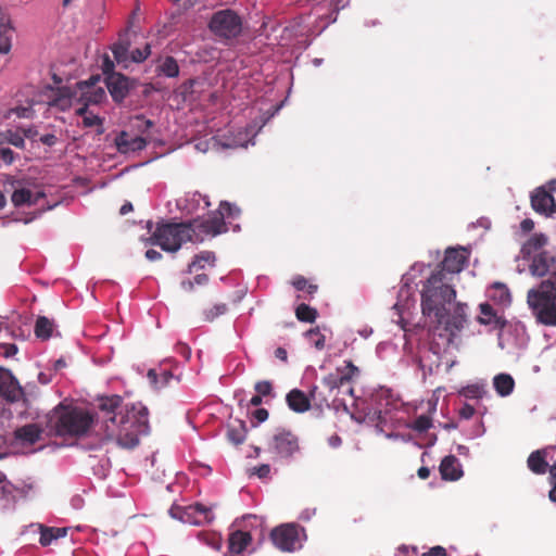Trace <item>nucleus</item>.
Masks as SVG:
<instances>
[{
  "instance_id": "nucleus-5",
  "label": "nucleus",
  "mask_w": 556,
  "mask_h": 556,
  "mask_svg": "<svg viewBox=\"0 0 556 556\" xmlns=\"http://www.w3.org/2000/svg\"><path fill=\"white\" fill-rule=\"evenodd\" d=\"M527 302L536 320L545 326H556V285L551 279L528 291Z\"/></svg>"
},
{
  "instance_id": "nucleus-35",
  "label": "nucleus",
  "mask_w": 556,
  "mask_h": 556,
  "mask_svg": "<svg viewBox=\"0 0 556 556\" xmlns=\"http://www.w3.org/2000/svg\"><path fill=\"white\" fill-rule=\"evenodd\" d=\"M295 316L300 321L314 323L318 316V313L314 307H311L305 303H301L295 308Z\"/></svg>"
},
{
  "instance_id": "nucleus-61",
  "label": "nucleus",
  "mask_w": 556,
  "mask_h": 556,
  "mask_svg": "<svg viewBox=\"0 0 556 556\" xmlns=\"http://www.w3.org/2000/svg\"><path fill=\"white\" fill-rule=\"evenodd\" d=\"M177 352L180 353L186 359H189L191 356V349L185 343L177 344Z\"/></svg>"
},
{
  "instance_id": "nucleus-48",
  "label": "nucleus",
  "mask_w": 556,
  "mask_h": 556,
  "mask_svg": "<svg viewBox=\"0 0 556 556\" xmlns=\"http://www.w3.org/2000/svg\"><path fill=\"white\" fill-rule=\"evenodd\" d=\"M552 462H553V464L549 466V469H548L549 475H551V480L553 483V488L549 491V498L552 502L556 503V453L554 454V459Z\"/></svg>"
},
{
  "instance_id": "nucleus-29",
  "label": "nucleus",
  "mask_w": 556,
  "mask_h": 556,
  "mask_svg": "<svg viewBox=\"0 0 556 556\" xmlns=\"http://www.w3.org/2000/svg\"><path fill=\"white\" fill-rule=\"evenodd\" d=\"M239 214V210L235 207L231 203L227 201H222L218 207V211L214 213L211 217H208L206 220H213V219H220L222 220V228L219 233L225 232L227 230L226 224H225V216L227 217H233L235 215Z\"/></svg>"
},
{
  "instance_id": "nucleus-16",
  "label": "nucleus",
  "mask_w": 556,
  "mask_h": 556,
  "mask_svg": "<svg viewBox=\"0 0 556 556\" xmlns=\"http://www.w3.org/2000/svg\"><path fill=\"white\" fill-rule=\"evenodd\" d=\"M99 76L91 77L89 80L79 81L77 89L79 91L78 101H87V104H98L105 98L102 87L97 86Z\"/></svg>"
},
{
  "instance_id": "nucleus-41",
  "label": "nucleus",
  "mask_w": 556,
  "mask_h": 556,
  "mask_svg": "<svg viewBox=\"0 0 556 556\" xmlns=\"http://www.w3.org/2000/svg\"><path fill=\"white\" fill-rule=\"evenodd\" d=\"M228 306L225 303L215 304L212 308L204 311V319L213 321L215 318L226 314Z\"/></svg>"
},
{
  "instance_id": "nucleus-24",
  "label": "nucleus",
  "mask_w": 556,
  "mask_h": 556,
  "mask_svg": "<svg viewBox=\"0 0 556 556\" xmlns=\"http://www.w3.org/2000/svg\"><path fill=\"white\" fill-rule=\"evenodd\" d=\"M45 197L42 192H37L33 194L29 189L22 188L16 189L11 195V201L15 207H20L22 205H36L40 198Z\"/></svg>"
},
{
  "instance_id": "nucleus-42",
  "label": "nucleus",
  "mask_w": 556,
  "mask_h": 556,
  "mask_svg": "<svg viewBox=\"0 0 556 556\" xmlns=\"http://www.w3.org/2000/svg\"><path fill=\"white\" fill-rule=\"evenodd\" d=\"M151 54V45L146 43L142 49L137 48L130 52V60L135 63H141L146 61Z\"/></svg>"
},
{
  "instance_id": "nucleus-7",
  "label": "nucleus",
  "mask_w": 556,
  "mask_h": 556,
  "mask_svg": "<svg viewBox=\"0 0 556 556\" xmlns=\"http://www.w3.org/2000/svg\"><path fill=\"white\" fill-rule=\"evenodd\" d=\"M169 514L172 517L193 526L212 523L215 519L213 507L205 506L201 503H195L186 507L173 506L169 509Z\"/></svg>"
},
{
  "instance_id": "nucleus-3",
  "label": "nucleus",
  "mask_w": 556,
  "mask_h": 556,
  "mask_svg": "<svg viewBox=\"0 0 556 556\" xmlns=\"http://www.w3.org/2000/svg\"><path fill=\"white\" fill-rule=\"evenodd\" d=\"M93 425L92 412L72 404L60 403L47 415V427L62 438H83Z\"/></svg>"
},
{
  "instance_id": "nucleus-10",
  "label": "nucleus",
  "mask_w": 556,
  "mask_h": 556,
  "mask_svg": "<svg viewBox=\"0 0 556 556\" xmlns=\"http://www.w3.org/2000/svg\"><path fill=\"white\" fill-rule=\"evenodd\" d=\"M269 448L280 458H290L300 450L299 439L287 429H278L269 444Z\"/></svg>"
},
{
  "instance_id": "nucleus-18",
  "label": "nucleus",
  "mask_w": 556,
  "mask_h": 556,
  "mask_svg": "<svg viewBox=\"0 0 556 556\" xmlns=\"http://www.w3.org/2000/svg\"><path fill=\"white\" fill-rule=\"evenodd\" d=\"M115 144L121 153H129L143 150L148 140L142 136H131L127 131H121L115 138Z\"/></svg>"
},
{
  "instance_id": "nucleus-25",
  "label": "nucleus",
  "mask_w": 556,
  "mask_h": 556,
  "mask_svg": "<svg viewBox=\"0 0 556 556\" xmlns=\"http://www.w3.org/2000/svg\"><path fill=\"white\" fill-rule=\"evenodd\" d=\"M547 243V237L543 233H534L531 236L521 248V255L523 258H530L532 255L540 253L541 249Z\"/></svg>"
},
{
  "instance_id": "nucleus-63",
  "label": "nucleus",
  "mask_w": 556,
  "mask_h": 556,
  "mask_svg": "<svg viewBox=\"0 0 556 556\" xmlns=\"http://www.w3.org/2000/svg\"><path fill=\"white\" fill-rule=\"evenodd\" d=\"M146 257L149 261L154 262V261L161 260L162 258V254L159 251H156V250L150 249V250H147Z\"/></svg>"
},
{
  "instance_id": "nucleus-64",
  "label": "nucleus",
  "mask_w": 556,
  "mask_h": 556,
  "mask_svg": "<svg viewBox=\"0 0 556 556\" xmlns=\"http://www.w3.org/2000/svg\"><path fill=\"white\" fill-rule=\"evenodd\" d=\"M520 228L525 231V232H529L531 231L533 228H534V222L530 218H525L521 223H520Z\"/></svg>"
},
{
  "instance_id": "nucleus-55",
  "label": "nucleus",
  "mask_w": 556,
  "mask_h": 556,
  "mask_svg": "<svg viewBox=\"0 0 556 556\" xmlns=\"http://www.w3.org/2000/svg\"><path fill=\"white\" fill-rule=\"evenodd\" d=\"M475 407L469 405V404H465L460 409H459V416L463 418V419H470L473 415H475Z\"/></svg>"
},
{
  "instance_id": "nucleus-31",
  "label": "nucleus",
  "mask_w": 556,
  "mask_h": 556,
  "mask_svg": "<svg viewBox=\"0 0 556 556\" xmlns=\"http://www.w3.org/2000/svg\"><path fill=\"white\" fill-rule=\"evenodd\" d=\"M13 28L10 22L0 21V54H8L12 49Z\"/></svg>"
},
{
  "instance_id": "nucleus-58",
  "label": "nucleus",
  "mask_w": 556,
  "mask_h": 556,
  "mask_svg": "<svg viewBox=\"0 0 556 556\" xmlns=\"http://www.w3.org/2000/svg\"><path fill=\"white\" fill-rule=\"evenodd\" d=\"M253 418L257 424L264 422L268 418V410L265 408H257L253 412Z\"/></svg>"
},
{
  "instance_id": "nucleus-15",
  "label": "nucleus",
  "mask_w": 556,
  "mask_h": 556,
  "mask_svg": "<svg viewBox=\"0 0 556 556\" xmlns=\"http://www.w3.org/2000/svg\"><path fill=\"white\" fill-rule=\"evenodd\" d=\"M318 388L313 387L309 395L299 389H292L286 396L289 408L295 413H305L311 408V400L316 401Z\"/></svg>"
},
{
  "instance_id": "nucleus-14",
  "label": "nucleus",
  "mask_w": 556,
  "mask_h": 556,
  "mask_svg": "<svg viewBox=\"0 0 556 556\" xmlns=\"http://www.w3.org/2000/svg\"><path fill=\"white\" fill-rule=\"evenodd\" d=\"M105 85L112 99L117 103L124 101L131 88L129 78L119 73H111L105 77Z\"/></svg>"
},
{
  "instance_id": "nucleus-49",
  "label": "nucleus",
  "mask_w": 556,
  "mask_h": 556,
  "mask_svg": "<svg viewBox=\"0 0 556 556\" xmlns=\"http://www.w3.org/2000/svg\"><path fill=\"white\" fill-rule=\"evenodd\" d=\"M254 389L257 392V394H260L262 396H267L271 393L273 386L269 381L263 380V381L256 382L254 386Z\"/></svg>"
},
{
  "instance_id": "nucleus-53",
  "label": "nucleus",
  "mask_w": 556,
  "mask_h": 556,
  "mask_svg": "<svg viewBox=\"0 0 556 556\" xmlns=\"http://www.w3.org/2000/svg\"><path fill=\"white\" fill-rule=\"evenodd\" d=\"M350 0H329L328 8L332 10V13H338L341 9H344L349 4Z\"/></svg>"
},
{
  "instance_id": "nucleus-32",
  "label": "nucleus",
  "mask_w": 556,
  "mask_h": 556,
  "mask_svg": "<svg viewBox=\"0 0 556 556\" xmlns=\"http://www.w3.org/2000/svg\"><path fill=\"white\" fill-rule=\"evenodd\" d=\"M156 72L168 78H175L179 75V65L173 56H165L160 60V64L156 66Z\"/></svg>"
},
{
  "instance_id": "nucleus-33",
  "label": "nucleus",
  "mask_w": 556,
  "mask_h": 556,
  "mask_svg": "<svg viewBox=\"0 0 556 556\" xmlns=\"http://www.w3.org/2000/svg\"><path fill=\"white\" fill-rule=\"evenodd\" d=\"M54 329L53 320L46 316H39L35 324V334L41 340H48L51 338Z\"/></svg>"
},
{
  "instance_id": "nucleus-23",
  "label": "nucleus",
  "mask_w": 556,
  "mask_h": 556,
  "mask_svg": "<svg viewBox=\"0 0 556 556\" xmlns=\"http://www.w3.org/2000/svg\"><path fill=\"white\" fill-rule=\"evenodd\" d=\"M252 535L250 532L236 530L229 534L228 551L232 555L242 554L251 544Z\"/></svg>"
},
{
  "instance_id": "nucleus-34",
  "label": "nucleus",
  "mask_w": 556,
  "mask_h": 556,
  "mask_svg": "<svg viewBox=\"0 0 556 556\" xmlns=\"http://www.w3.org/2000/svg\"><path fill=\"white\" fill-rule=\"evenodd\" d=\"M198 539L215 551H219L222 548V535L215 531H200L198 533Z\"/></svg>"
},
{
  "instance_id": "nucleus-57",
  "label": "nucleus",
  "mask_w": 556,
  "mask_h": 556,
  "mask_svg": "<svg viewBox=\"0 0 556 556\" xmlns=\"http://www.w3.org/2000/svg\"><path fill=\"white\" fill-rule=\"evenodd\" d=\"M270 472V466L268 464L260 465L258 467L254 468V473L258 478H267Z\"/></svg>"
},
{
  "instance_id": "nucleus-43",
  "label": "nucleus",
  "mask_w": 556,
  "mask_h": 556,
  "mask_svg": "<svg viewBox=\"0 0 556 556\" xmlns=\"http://www.w3.org/2000/svg\"><path fill=\"white\" fill-rule=\"evenodd\" d=\"M431 426L432 419L427 415H420L414 420L412 428L417 432H426Z\"/></svg>"
},
{
  "instance_id": "nucleus-37",
  "label": "nucleus",
  "mask_w": 556,
  "mask_h": 556,
  "mask_svg": "<svg viewBox=\"0 0 556 556\" xmlns=\"http://www.w3.org/2000/svg\"><path fill=\"white\" fill-rule=\"evenodd\" d=\"M491 290L493 292L491 298L500 304L505 305L510 302V293L505 285L496 282L492 286Z\"/></svg>"
},
{
  "instance_id": "nucleus-1",
  "label": "nucleus",
  "mask_w": 556,
  "mask_h": 556,
  "mask_svg": "<svg viewBox=\"0 0 556 556\" xmlns=\"http://www.w3.org/2000/svg\"><path fill=\"white\" fill-rule=\"evenodd\" d=\"M98 407L103 415L99 430L102 444L115 442L118 446L134 448L139 437L149 432L148 409L141 403L124 404L122 396L99 399Z\"/></svg>"
},
{
  "instance_id": "nucleus-45",
  "label": "nucleus",
  "mask_w": 556,
  "mask_h": 556,
  "mask_svg": "<svg viewBox=\"0 0 556 556\" xmlns=\"http://www.w3.org/2000/svg\"><path fill=\"white\" fill-rule=\"evenodd\" d=\"M134 122V127L142 134L147 132L154 125L151 119L146 118L143 115L135 116Z\"/></svg>"
},
{
  "instance_id": "nucleus-59",
  "label": "nucleus",
  "mask_w": 556,
  "mask_h": 556,
  "mask_svg": "<svg viewBox=\"0 0 556 556\" xmlns=\"http://www.w3.org/2000/svg\"><path fill=\"white\" fill-rule=\"evenodd\" d=\"M39 140L41 143L49 146V147H52L58 142V138L53 134L42 135Z\"/></svg>"
},
{
  "instance_id": "nucleus-44",
  "label": "nucleus",
  "mask_w": 556,
  "mask_h": 556,
  "mask_svg": "<svg viewBox=\"0 0 556 556\" xmlns=\"http://www.w3.org/2000/svg\"><path fill=\"white\" fill-rule=\"evenodd\" d=\"M38 528H39V532H40V538H39L40 544L42 546L50 545L52 543V541L55 540V538H54L55 534L53 532V528L45 527L41 525H39Z\"/></svg>"
},
{
  "instance_id": "nucleus-12",
  "label": "nucleus",
  "mask_w": 556,
  "mask_h": 556,
  "mask_svg": "<svg viewBox=\"0 0 556 556\" xmlns=\"http://www.w3.org/2000/svg\"><path fill=\"white\" fill-rule=\"evenodd\" d=\"M468 257L469 252L465 248H448L438 271L458 274L464 269Z\"/></svg>"
},
{
  "instance_id": "nucleus-26",
  "label": "nucleus",
  "mask_w": 556,
  "mask_h": 556,
  "mask_svg": "<svg viewBox=\"0 0 556 556\" xmlns=\"http://www.w3.org/2000/svg\"><path fill=\"white\" fill-rule=\"evenodd\" d=\"M323 384L329 390L333 391L336 389L343 390V393L350 394L353 396L354 389L352 386L346 383V379L340 376L337 371L330 372L323 378Z\"/></svg>"
},
{
  "instance_id": "nucleus-56",
  "label": "nucleus",
  "mask_w": 556,
  "mask_h": 556,
  "mask_svg": "<svg viewBox=\"0 0 556 556\" xmlns=\"http://www.w3.org/2000/svg\"><path fill=\"white\" fill-rule=\"evenodd\" d=\"M421 556H447L446 549L442 546L431 547L428 552L424 553Z\"/></svg>"
},
{
  "instance_id": "nucleus-62",
  "label": "nucleus",
  "mask_w": 556,
  "mask_h": 556,
  "mask_svg": "<svg viewBox=\"0 0 556 556\" xmlns=\"http://www.w3.org/2000/svg\"><path fill=\"white\" fill-rule=\"evenodd\" d=\"M4 348V357L14 356L17 353V346L13 343L3 344Z\"/></svg>"
},
{
  "instance_id": "nucleus-28",
  "label": "nucleus",
  "mask_w": 556,
  "mask_h": 556,
  "mask_svg": "<svg viewBox=\"0 0 556 556\" xmlns=\"http://www.w3.org/2000/svg\"><path fill=\"white\" fill-rule=\"evenodd\" d=\"M216 262L215 253L212 251H202L194 255L192 262L187 267V273L192 274L194 270L203 269L205 265L214 266Z\"/></svg>"
},
{
  "instance_id": "nucleus-30",
  "label": "nucleus",
  "mask_w": 556,
  "mask_h": 556,
  "mask_svg": "<svg viewBox=\"0 0 556 556\" xmlns=\"http://www.w3.org/2000/svg\"><path fill=\"white\" fill-rule=\"evenodd\" d=\"M493 384L501 396H507L514 391L515 381L508 374H500L494 377Z\"/></svg>"
},
{
  "instance_id": "nucleus-21",
  "label": "nucleus",
  "mask_w": 556,
  "mask_h": 556,
  "mask_svg": "<svg viewBox=\"0 0 556 556\" xmlns=\"http://www.w3.org/2000/svg\"><path fill=\"white\" fill-rule=\"evenodd\" d=\"M443 480L456 481L463 476L460 464L456 456H445L439 467Z\"/></svg>"
},
{
  "instance_id": "nucleus-9",
  "label": "nucleus",
  "mask_w": 556,
  "mask_h": 556,
  "mask_svg": "<svg viewBox=\"0 0 556 556\" xmlns=\"http://www.w3.org/2000/svg\"><path fill=\"white\" fill-rule=\"evenodd\" d=\"M273 544L282 552H294L300 544L299 529L293 523L281 525L274 528L270 532Z\"/></svg>"
},
{
  "instance_id": "nucleus-50",
  "label": "nucleus",
  "mask_w": 556,
  "mask_h": 556,
  "mask_svg": "<svg viewBox=\"0 0 556 556\" xmlns=\"http://www.w3.org/2000/svg\"><path fill=\"white\" fill-rule=\"evenodd\" d=\"M15 156L16 154L10 148H0V157L7 165H11Z\"/></svg>"
},
{
  "instance_id": "nucleus-2",
  "label": "nucleus",
  "mask_w": 556,
  "mask_h": 556,
  "mask_svg": "<svg viewBox=\"0 0 556 556\" xmlns=\"http://www.w3.org/2000/svg\"><path fill=\"white\" fill-rule=\"evenodd\" d=\"M220 219L193 222H159L147 244L157 245L165 252H177L186 242L200 243L207 237L219 235Z\"/></svg>"
},
{
  "instance_id": "nucleus-19",
  "label": "nucleus",
  "mask_w": 556,
  "mask_h": 556,
  "mask_svg": "<svg viewBox=\"0 0 556 556\" xmlns=\"http://www.w3.org/2000/svg\"><path fill=\"white\" fill-rule=\"evenodd\" d=\"M466 323V306L463 304H457L452 314H447V311L444 312V321L437 323L438 325H443L444 329L450 332L451 336H454L457 331H460L464 328Z\"/></svg>"
},
{
  "instance_id": "nucleus-11",
  "label": "nucleus",
  "mask_w": 556,
  "mask_h": 556,
  "mask_svg": "<svg viewBox=\"0 0 556 556\" xmlns=\"http://www.w3.org/2000/svg\"><path fill=\"white\" fill-rule=\"evenodd\" d=\"M556 191V180H551L546 187H539L531 195L532 208L541 214L549 215L556 211L552 192Z\"/></svg>"
},
{
  "instance_id": "nucleus-40",
  "label": "nucleus",
  "mask_w": 556,
  "mask_h": 556,
  "mask_svg": "<svg viewBox=\"0 0 556 556\" xmlns=\"http://www.w3.org/2000/svg\"><path fill=\"white\" fill-rule=\"evenodd\" d=\"M305 337L317 350H323L325 348L326 338L318 327L307 330L305 332Z\"/></svg>"
},
{
  "instance_id": "nucleus-20",
  "label": "nucleus",
  "mask_w": 556,
  "mask_h": 556,
  "mask_svg": "<svg viewBox=\"0 0 556 556\" xmlns=\"http://www.w3.org/2000/svg\"><path fill=\"white\" fill-rule=\"evenodd\" d=\"M480 315L477 320L481 325L491 326L494 330H503L506 326V320L498 316L493 306L489 303H481L479 305Z\"/></svg>"
},
{
  "instance_id": "nucleus-60",
  "label": "nucleus",
  "mask_w": 556,
  "mask_h": 556,
  "mask_svg": "<svg viewBox=\"0 0 556 556\" xmlns=\"http://www.w3.org/2000/svg\"><path fill=\"white\" fill-rule=\"evenodd\" d=\"M102 70L106 76L110 75L111 73H115L114 72V62L108 55L103 60Z\"/></svg>"
},
{
  "instance_id": "nucleus-4",
  "label": "nucleus",
  "mask_w": 556,
  "mask_h": 556,
  "mask_svg": "<svg viewBox=\"0 0 556 556\" xmlns=\"http://www.w3.org/2000/svg\"><path fill=\"white\" fill-rule=\"evenodd\" d=\"M456 296V291L445 282V274L434 271L426 280L421 291V312L433 317L435 323L444 321L445 305Z\"/></svg>"
},
{
  "instance_id": "nucleus-13",
  "label": "nucleus",
  "mask_w": 556,
  "mask_h": 556,
  "mask_svg": "<svg viewBox=\"0 0 556 556\" xmlns=\"http://www.w3.org/2000/svg\"><path fill=\"white\" fill-rule=\"evenodd\" d=\"M529 269L533 276H549L552 280L556 274V257L547 251H542L532 257Z\"/></svg>"
},
{
  "instance_id": "nucleus-39",
  "label": "nucleus",
  "mask_w": 556,
  "mask_h": 556,
  "mask_svg": "<svg viewBox=\"0 0 556 556\" xmlns=\"http://www.w3.org/2000/svg\"><path fill=\"white\" fill-rule=\"evenodd\" d=\"M210 278L206 274H198L193 279L182 280L180 287L186 292L194 291L195 286H206Z\"/></svg>"
},
{
  "instance_id": "nucleus-8",
  "label": "nucleus",
  "mask_w": 556,
  "mask_h": 556,
  "mask_svg": "<svg viewBox=\"0 0 556 556\" xmlns=\"http://www.w3.org/2000/svg\"><path fill=\"white\" fill-rule=\"evenodd\" d=\"M0 396L9 403L23 401L26 407L29 406L27 393L11 370L3 367H0Z\"/></svg>"
},
{
  "instance_id": "nucleus-47",
  "label": "nucleus",
  "mask_w": 556,
  "mask_h": 556,
  "mask_svg": "<svg viewBox=\"0 0 556 556\" xmlns=\"http://www.w3.org/2000/svg\"><path fill=\"white\" fill-rule=\"evenodd\" d=\"M484 393L479 386H468L462 390V394L467 399H480Z\"/></svg>"
},
{
  "instance_id": "nucleus-27",
  "label": "nucleus",
  "mask_w": 556,
  "mask_h": 556,
  "mask_svg": "<svg viewBox=\"0 0 556 556\" xmlns=\"http://www.w3.org/2000/svg\"><path fill=\"white\" fill-rule=\"evenodd\" d=\"M247 426L245 422L239 419L233 420L227 426V438L228 440L236 444H242L247 438Z\"/></svg>"
},
{
  "instance_id": "nucleus-22",
  "label": "nucleus",
  "mask_w": 556,
  "mask_h": 556,
  "mask_svg": "<svg viewBox=\"0 0 556 556\" xmlns=\"http://www.w3.org/2000/svg\"><path fill=\"white\" fill-rule=\"evenodd\" d=\"M42 429L37 424H28L14 430V439L23 444L33 445L41 438Z\"/></svg>"
},
{
  "instance_id": "nucleus-38",
  "label": "nucleus",
  "mask_w": 556,
  "mask_h": 556,
  "mask_svg": "<svg viewBox=\"0 0 556 556\" xmlns=\"http://www.w3.org/2000/svg\"><path fill=\"white\" fill-rule=\"evenodd\" d=\"M336 371L346 379L349 386H351L352 380L359 374V369L352 361H345L344 365L337 367Z\"/></svg>"
},
{
  "instance_id": "nucleus-17",
  "label": "nucleus",
  "mask_w": 556,
  "mask_h": 556,
  "mask_svg": "<svg viewBox=\"0 0 556 556\" xmlns=\"http://www.w3.org/2000/svg\"><path fill=\"white\" fill-rule=\"evenodd\" d=\"M556 447H546L532 452L527 460L529 469L535 475H544L549 469L547 458L554 459Z\"/></svg>"
},
{
  "instance_id": "nucleus-52",
  "label": "nucleus",
  "mask_w": 556,
  "mask_h": 556,
  "mask_svg": "<svg viewBox=\"0 0 556 556\" xmlns=\"http://www.w3.org/2000/svg\"><path fill=\"white\" fill-rule=\"evenodd\" d=\"M73 97L72 91L68 88H63L61 90V97L54 100L55 104L59 105H67L71 104V99Z\"/></svg>"
},
{
  "instance_id": "nucleus-51",
  "label": "nucleus",
  "mask_w": 556,
  "mask_h": 556,
  "mask_svg": "<svg viewBox=\"0 0 556 556\" xmlns=\"http://www.w3.org/2000/svg\"><path fill=\"white\" fill-rule=\"evenodd\" d=\"M83 125L85 127L101 126L102 119L98 115L89 113L83 117Z\"/></svg>"
},
{
  "instance_id": "nucleus-6",
  "label": "nucleus",
  "mask_w": 556,
  "mask_h": 556,
  "mask_svg": "<svg viewBox=\"0 0 556 556\" xmlns=\"http://www.w3.org/2000/svg\"><path fill=\"white\" fill-rule=\"evenodd\" d=\"M242 17L231 9L214 12L208 22V29L218 38L235 39L242 33Z\"/></svg>"
},
{
  "instance_id": "nucleus-54",
  "label": "nucleus",
  "mask_w": 556,
  "mask_h": 556,
  "mask_svg": "<svg viewBox=\"0 0 556 556\" xmlns=\"http://www.w3.org/2000/svg\"><path fill=\"white\" fill-rule=\"evenodd\" d=\"M308 285V281L305 277L303 276H296L294 277V279L292 280V286L299 290V291H304L306 289V286Z\"/></svg>"
},
{
  "instance_id": "nucleus-46",
  "label": "nucleus",
  "mask_w": 556,
  "mask_h": 556,
  "mask_svg": "<svg viewBox=\"0 0 556 556\" xmlns=\"http://www.w3.org/2000/svg\"><path fill=\"white\" fill-rule=\"evenodd\" d=\"M7 143L12 144L18 149L25 148L24 137L21 134L12 130H7Z\"/></svg>"
},
{
  "instance_id": "nucleus-36",
  "label": "nucleus",
  "mask_w": 556,
  "mask_h": 556,
  "mask_svg": "<svg viewBox=\"0 0 556 556\" xmlns=\"http://www.w3.org/2000/svg\"><path fill=\"white\" fill-rule=\"evenodd\" d=\"M129 52V42L127 41H119L113 45L112 47V53L115 59V61L119 64H126L129 60L128 56Z\"/></svg>"
}]
</instances>
